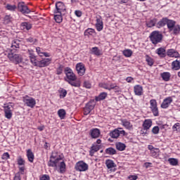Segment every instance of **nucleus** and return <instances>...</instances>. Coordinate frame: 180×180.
<instances>
[{
  "label": "nucleus",
  "instance_id": "obj_1",
  "mask_svg": "<svg viewBox=\"0 0 180 180\" xmlns=\"http://www.w3.org/2000/svg\"><path fill=\"white\" fill-rule=\"evenodd\" d=\"M20 47V41L19 39H14L11 44V51L8 53V57L13 63H22V56L15 53Z\"/></svg>",
  "mask_w": 180,
  "mask_h": 180
},
{
  "label": "nucleus",
  "instance_id": "obj_2",
  "mask_svg": "<svg viewBox=\"0 0 180 180\" xmlns=\"http://www.w3.org/2000/svg\"><path fill=\"white\" fill-rule=\"evenodd\" d=\"M153 44H158L162 41V34L160 31H153L149 36Z\"/></svg>",
  "mask_w": 180,
  "mask_h": 180
},
{
  "label": "nucleus",
  "instance_id": "obj_3",
  "mask_svg": "<svg viewBox=\"0 0 180 180\" xmlns=\"http://www.w3.org/2000/svg\"><path fill=\"white\" fill-rule=\"evenodd\" d=\"M170 33H172L174 36H178L180 34V25L176 24V21L172 20V23L169 25V28H167Z\"/></svg>",
  "mask_w": 180,
  "mask_h": 180
},
{
  "label": "nucleus",
  "instance_id": "obj_4",
  "mask_svg": "<svg viewBox=\"0 0 180 180\" xmlns=\"http://www.w3.org/2000/svg\"><path fill=\"white\" fill-rule=\"evenodd\" d=\"M4 108L5 117L8 120L12 119V116L13 115V105H12V103H8L6 105Z\"/></svg>",
  "mask_w": 180,
  "mask_h": 180
},
{
  "label": "nucleus",
  "instance_id": "obj_5",
  "mask_svg": "<svg viewBox=\"0 0 180 180\" xmlns=\"http://www.w3.org/2000/svg\"><path fill=\"white\" fill-rule=\"evenodd\" d=\"M65 74L66 75V78H65V81H77V76L72 72V70L70 68H65Z\"/></svg>",
  "mask_w": 180,
  "mask_h": 180
},
{
  "label": "nucleus",
  "instance_id": "obj_6",
  "mask_svg": "<svg viewBox=\"0 0 180 180\" xmlns=\"http://www.w3.org/2000/svg\"><path fill=\"white\" fill-rule=\"evenodd\" d=\"M75 168L76 171H79V172H84L88 171L89 166L85 162L79 161L76 163Z\"/></svg>",
  "mask_w": 180,
  "mask_h": 180
},
{
  "label": "nucleus",
  "instance_id": "obj_7",
  "mask_svg": "<svg viewBox=\"0 0 180 180\" xmlns=\"http://www.w3.org/2000/svg\"><path fill=\"white\" fill-rule=\"evenodd\" d=\"M23 102L29 108H33L36 106V100L32 97H29V96L23 97Z\"/></svg>",
  "mask_w": 180,
  "mask_h": 180
},
{
  "label": "nucleus",
  "instance_id": "obj_8",
  "mask_svg": "<svg viewBox=\"0 0 180 180\" xmlns=\"http://www.w3.org/2000/svg\"><path fill=\"white\" fill-rule=\"evenodd\" d=\"M150 108L153 115L158 116L159 112H158V107L157 106V101L155 99L150 100Z\"/></svg>",
  "mask_w": 180,
  "mask_h": 180
},
{
  "label": "nucleus",
  "instance_id": "obj_9",
  "mask_svg": "<svg viewBox=\"0 0 180 180\" xmlns=\"http://www.w3.org/2000/svg\"><path fill=\"white\" fill-rule=\"evenodd\" d=\"M18 9L21 13L29 14L31 12L29 7L25 4V2H19L18 4Z\"/></svg>",
  "mask_w": 180,
  "mask_h": 180
},
{
  "label": "nucleus",
  "instance_id": "obj_10",
  "mask_svg": "<svg viewBox=\"0 0 180 180\" xmlns=\"http://www.w3.org/2000/svg\"><path fill=\"white\" fill-rule=\"evenodd\" d=\"M172 20H173L168 19V18H163L157 23V27L160 29V27H164V26L167 25L168 29L169 24L172 22Z\"/></svg>",
  "mask_w": 180,
  "mask_h": 180
},
{
  "label": "nucleus",
  "instance_id": "obj_11",
  "mask_svg": "<svg viewBox=\"0 0 180 180\" xmlns=\"http://www.w3.org/2000/svg\"><path fill=\"white\" fill-rule=\"evenodd\" d=\"M65 11V6L64 3L61 1H58L56 4V10L54 13H63Z\"/></svg>",
  "mask_w": 180,
  "mask_h": 180
},
{
  "label": "nucleus",
  "instance_id": "obj_12",
  "mask_svg": "<svg viewBox=\"0 0 180 180\" xmlns=\"http://www.w3.org/2000/svg\"><path fill=\"white\" fill-rule=\"evenodd\" d=\"M51 64V58H44L41 60H39L38 67L39 68H43V67H47Z\"/></svg>",
  "mask_w": 180,
  "mask_h": 180
},
{
  "label": "nucleus",
  "instance_id": "obj_13",
  "mask_svg": "<svg viewBox=\"0 0 180 180\" xmlns=\"http://www.w3.org/2000/svg\"><path fill=\"white\" fill-rule=\"evenodd\" d=\"M76 70L77 71V74L82 77L85 74V65L82 63H77L76 65Z\"/></svg>",
  "mask_w": 180,
  "mask_h": 180
},
{
  "label": "nucleus",
  "instance_id": "obj_14",
  "mask_svg": "<svg viewBox=\"0 0 180 180\" xmlns=\"http://www.w3.org/2000/svg\"><path fill=\"white\" fill-rule=\"evenodd\" d=\"M172 103V97H167L163 100L161 104V108L162 109H167Z\"/></svg>",
  "mask_w": 180,
  "mask_h": 180
},
{
  "label": "nucleus",
  "instance_id": "obj_15",
  "mask_svg": "<svg viewBox=\"0 0 180 180\" xmlns=\"http://www.w3.org/2000/svg\"><path fill=\"white\" fill-rule=\"evenodd\" d=\"M167 54L168 57H174L175 58H178V57H179V53H178L175 49L167 50Z\"/></svg>",
  "mask_w": 180,
  "mask_h": 180
},
{
  "label": "nucleus",
  "instance_id": "obj_16",
  "mask_svg": "<svg viewBox=\"0 0 180 180\" xmlns=\"http://www.w3.org/2000/svg\"><path fill=\"white\" fill-rule=\"evenodd\" d=\"M99 150H101L100 145L93 144L92 146L91 147V150L89 152L91 157H93L94 154H95V153L99 151Z\"/></svg>",
  "mask_w": 180,
  "mask_h": 180
},
{
  "label": "nucleus",
  "instance_id": "obj_17",
  "mask_svg": "<svg viewBox=\"0 0 180 180\" xmlns=\"http://www.w3.org/2000/svg\"><path fill=\"white\" fill-rule=\"evenodd\" d=\"M134 89L135 95H137L138 96H141V95H143V86L141 85H136L134 87Z\"/></svg>",
  "mask_w": 180,
  "mask_h": 180
},
{
  "label": "nucleus",
  "instance_id": "obj_18",
  "mask_svg": "<svg viewBox=\"0 0 180 180\" xmlns=\"http://www.w3.org/2000/svg\"><path fill=\"white\" fill-rule=\"evenodd\" d=\"M151 126H153V121H151V120H145L143 123V130L150 129V127H151Z\"/></svg>",
  "mask_w": 180,
  "mask_h": 180
},
{
  "label": "nucleus",
  "instance_id": "obj_19",
  "mask_svg": "<svg viewBox=\"0 0 180 180\" xmlns=\"http://www.w3.org/2000/svg\"><path fill=\"white\" fill-rule=\"evenodd\" d=\"M101 136V131L98 129H94L91 130V136L92 139H98Z\"/></svg>",
  "mask_w": 180,
  "mask_h": 180
},
{
  "label": "nucleus",
  "instance_id": "obj_20",
  "mask_svg": "<svg viewBox=\"0 0 180 180\" xmlns=\"http://www.w3.org/2000/svg\"><path fill=\"white\" fill-rule=\"evenodd\" d=\"M107 96H108V93L102 92L98 96L95 97V101H96V102H99L101 101H103L104 99H106Z\"/></svg>",
  "mask_w": 180,
  "mask_h": 180
},
{
  "label": "nucleus",
  "instance_id": "obj_21",
  "mask_svg": "<svg viewBox=\"0 0 180 180\" xmlns=\"http://www.w3.org/2000/svg\"><path fill=\"white\" fill-rule=\"evenodd\" d=\"M27 157L30 162H33L34 160V154H33V152H32V149H28L27 150Z\"/></svg>",
  "mask_w": 180,
  "mask_h": 180
},
{
  "label": "nucleus",
  "instance_id": "obj_22",
  "mask_svg": "<svg viewBox=\"0 0 180 180\" xmlns=\"http://www.w3.org/2000/svg\"><path fill=\"white\" fill-rule=\"evenodd\" d=\"M61 158H56V160H53L52 159H50V160L48 162L49 167H57L58 165V161H60Z\"/></svg>",
  "mask_w": 180,
  "mask_h": 180
},
{
  "label": "nucleus",
  "instance_id": "obj_23",
  "mask_svg": "<svg viewBox=\"0 0 180 180\" xmlns=\"http://www.w3.org/2000/svg\"><path fill=\"white\" fill-rule=\"evenodd\" d=\"M68 84H70L72 86H76L77 88H79L81 86V82L75 81V80H66Z\"/></svg>",
  "mask_w": 180,
  "mask_h": 180
},
{
  "label": "nucleus",
  "instance_id": "obj_24",
  "mask_svg": "<svg viewBox=\"0 0 180 180\" xmlns=\"http://www.w3.org/2000/svg\"><path fill=\"white\" fill-rule=\"evenodd\" d=\"M95 105H96L95 100H91L90 101H89V103H86V108L90 109L91 110H94V109L95 108Z\"/></svg>",
  "mask_w": 180,
  "mask_h": 180
},
{
  "label": "nucleus",
  "instance_id": "obj_25",
  "mask_svg": "<svg viewBox=\"0 0 180 180\" xmlns=\"http://www.w3.org/2000/svg\"><path fill=\"white\" fill-rule=\"evenodd\" d=\"M105 165L108 169H110V168H115L116 167V164H115V162L112 160H107L105 161Z\"/></svg>",
  "mask_w": 180,
  "mask_h": 180
},
{
  "label": "nucleus",
  "instance_id": "obj_26",
  "mask_svg": "<svg viewBox=\"0 0 180 180\" xmlns=\"http://www.w3.org/2000/svg\"><path fill=\"white\" fill-rule=\"evenodd\" d=\"M161 77H162L163 81L167 82L171 78V73H169L168 72H165L161 74Z\"/></svg>",
  "mask_w": 180,
  "mask_h": 180
},
{
  "label": "nucleus",
  "instance_id": "obj_27",
  "mask_svg": "<svg viewBox=\"0 0 180 180\" xmlns=\"http://www.w3.org/2000/svg\"><path fill=\"white\" fill-rule=\"evenodd\" d=\"M115 146L117 150H118L119 151H124V150L126 149V145L121 142L117 143Z\"/></svg>",
  "mask_w": 180,
  "mask_h": 180
},
{
  "label": "nucleus",
  "instance_id": "obj_28",
  "mask_svg": "<svg viewBox=\"0 0 180 180\" xmlns=\"http://www.w3.org/2000/svg\"><path fill=\"white\" fill-rule=\"evenodd\" d=\"M122 126L124 127H126V129H131L133 127V125H131V123H130L127 120H122Z\"/></svg>",
  "mask_w": 180,
  "mask_h": 180
},
{
  "label": "nucleus",
  "instance_id": "obj_29",
  "mask_svg": "<svg viewBox=\"0 0 180 180\" xmlns=\"http://www.w3.org/2000/svg\"><path fill=\"white\" fill-rule=\"evenodd\" d=\"M21 29H22V30H30V29H32V24L29 22H22L21 23Z\"/></svg>",
  "mask_w": 180,
  "mask_h": 180
},
{
  "label": "nucleus",
  "instance_id": "obj_30",
  "mask_svg": "<svg viewBox=\"0 0 180 180\" xmlns=\"http://www.w3.org/2000/svg\"><path fill=\"white\" fill-rule=\"evenodd\" d=\"M54 19L55 21L56 22V23H61V22H63V15H62V13H56L54 15Z\"/></svg>",
  "mask_w": 180,
  "mask_h": 180
},
{
  "label": "nucleus",
  "instance_id": "obj_31",
  "mask_svg": "<svg viewBox=\"0 0 180 180\" xmlns=\"http://www.w3.org/2000/svg\"><path fill=\"white\" fill-rule=\"evenodd\" d=\"M146 61L150 67H153L154 65V59L153 58L148 56V55H146Z\"/></svg>",
  "mask_w": 180,
  "mask_h": 180
},
{
  "label": "nucleus",
  "instance_id": "obj_32",
  "mask_svg": "<svg viewBox=\"0 0 180 180\" xmlns=\"http://www.w3.org/2000/svg\"><path fill=\"white\" fill-rule=\"evenodd\" d=\"M155 23H157V18H153L146 22V25L148 27H154L155 26Z\"/></svg>",
  "mask_w": 180,
  "mask_h": 180
},
{
  "label": "nucleus",
  "instance_id": "obj_33",
  "mask_svg": "<svg viewBox=\"0 0 180 180\" xmlns=\"http://www.w3.org/2000/svg\"><path fill=\"white\" fill-rule=\"evenodd\" d=\"M58 115L60 119L63 120V119L65 118V115H67V112H65V110L60 109L58 111Z\"/></svg>",
  "mask_w": 180,
  "mask_h": 180
},
{
  "label": "nucleus",
  "instance_id": "obj_34",
  "mask_svg": "<svg viewBox=\"0 0 180 180\" xmlns=\"http://www.w3.org/2000/svg\"><path fill=\"white\" fill-rule=\"evenodd\" d=\"M105 153L109 155H115V154H116V149L110 147L105 149Z\"/></svg>",
  "mask_w": 180,
  "mask_h": 180
},
{
  "label": "nucleus",
  "instance_id": "obj_35",
  "mask_svg": "<svg viewBox=\"0 0 180 180\" xmlns=\"http://www.w3.org/2000/svg\"><path fill=\"white\" fill-rule=\"evenodd\" d=\"M110 136L112 137V139H117V137L120 136L119 135V129H114L110 133Z\"/></svg>",
  "mask_w": 180,
  "mask_h": 180
},
{
  "label": "nucleus",
  "instance_id": "obj_36",
  "mask_svg": "<svg viewBox=\"0 0 180 180\" xmlns=\"http://www.w3.org/2000/svg\"><path fill=\"white\" fill-rule=\"evenodd\" d=\"M91 51L94 56H102V53H101V50L98 47H93Z\"/></svg>",
  "mask_w": 180,
  "mask_h": 180
},
{
  "label": "nucleus",
  "instance_id": "obj_37",
  "mask_svg": "<svg viewBox=\"0 0 180 180\" xmlns=\"http://www.w3.org/2000/svg\"><path fill=\"white\" fill-rule=\"evenodd\" d=\"M157 54L162 58L165 57V49L164 48H159L157 49Z\"/></svg>",
  "mask_w": 180,
  "mask_h": 180
},
{
  "label": "nucleus",
  "instance_id": "obj_38",
  "mask_svg": "<svg viewBox=\"0 0 180 180\" xmlns=\"http://www.w3.org/2000/svg\"><path fill=\"white\" fill-rule=\"evenodd\" d=\"M65 162L64 161L60 162L59 164L60 172V174H64L65 172Z\"/></svg>",
  "mask_w": 180,
  "mask_h": 180
},
{
  "label": "nucleus",
  "instance_id": "obj_39",
  "mask_svg": "<svg viewBox=\"0 0 180 180\" xmlns=\"http://www.w3.org/2000/svg\"><path fill=\"white\" fill-rule=\"evenodd\" d=\"M122 53L125 57H131L133 51L131 49H126L123 51Z\"/></svg>",
  "mask_w": 180,
  "mask_h": 180
},
{
  "label": "nucleus",
  "instance_id": "obj_40",
  "mask_svg": "<svg viewBox=\"0 0 180 180\" xmlns=\"http://www.w3.org/2000/svg\"><path fill=\"white\" fill-rule=\"evenodd\" d=\"M168 162L170 164V165L176 166L178 165V159L169 158Z\"/></svg>",
  "mask_w": 180,
  "mask_h": 180
},
{
  "label": "nucleus",
  "instance_id": "obj_41",
  "mask_svg": "<svg viewBox=\"0 0 180 180\" xmlns=\"http://www.w3.org/2000/svg\"><path fill=\"white\" fill-rule=\"evenodd\" d=\"M93 33H95V30L92 28H89L84 32V36H92Z\"/></svg>",
  "mask_w": 180,
  "mask_h": 180
},
{
  "label": "nucleus",
  "instance_id": "obj_42",
  "mask_svg": "<svg viewBox=\"0 0 180 180\" xmlns=\"http://www.w3.org/2000/svg\"><path fill=\"white\" fill-rule=\"evenodd\" d=\"M30 61L32 64H33V65H34L35 67H38L39 60L36 59V56L34 58H30Z\"/></svg>",
  "mask_w": 180,
  "mask_h": 180
},
{
  "label": "nucleus",
  "instance_id": "obj_43",
  "mask_svg": "<svg viewBox=\"0 0 180 180\" xmlns=\"http://www.w3.org/2000/svg\"><path fill=\"white\" fill-rule=\"evenodd\" d=\"M63 68H64V66L63 65H59L56 70L57 75H60V74H63Z\"/></svg>",
  "mask_w": 180,
  "mask_h": 180
},
{
  "label": "nucleus",
  "instance_id": "obj_44",
  "mask_svg": "<svg viewBox=\"0 0 180 180\" xmlns=\"http://www.w3.org/2000/svg\"><path fill=\"white\" fill-rule=\"evenodd\" d=\"M18 7L15 5L7 4L6 8L8 11H15Z\"/></svg>",
  "mask_w": 180,
  "mask_h": 180
},
{
  "label": "nucleus",
  "instance_id": "obj_45",
  "mask_svg": "<svg viewBox=\"0 0 180 180\" xmlns=\"http://www.w3.org/2000/svg\"><path fill=\"white\" fill-rule=\"evenodd\" d=\"M26 41H27L28 43H32L34 44V43L37 42V39L30 37L26 39Z\"/></svg>",
  "mask_w": 180,
  "mask_h": 180
},
{
  "label": "nucleus",
  "instance_id": "obj_46",
  "mask_svg": "<svg viewBox=\"0 0 180 180\" xmlns=\"http://www.w3.org/2000/svg\"><path fill=\"white\" fill-rule=\"evenodd\" d=\"M152 133H153V134H158V133H160V127H158V126H155L152 129Z\"/></svg>",
  "mask_w": 180,
  "mask_h": 180
},
{
  "label": "nucleus",
  "instance_id": "obj_47",
  "mask_svg": "<svg viewBox=\"0 0 180 180\" xmlns=\"http://www.w3.org/2000/svg\"><path fill=\"white\" fill-rule=\"evenodd\" d=\"M60 98H65V96H67V90L62 89L60 91Z\"/></svg>",
  "mask_w": 180,
  "mask_h": 180
},
{
  "label": "nucleus",
  "instance_id": "obj_48",
  "mask_svg": "<svg viewBox=\"0 0 180 180\" xmlns=\"http://www.w3.org/2000/svg\"><path fill=\"white\" fill-rule=\"evenodd\" d=\"M112 89H119V86H117L115 84H111L110 85H109L108 91H112Z\"/></svg>",
  "mask_w": 180,
  "mask_h": 180
},
{
  "label": "nucleus",
  "instance_id": "obj_49",
  "mask_svg": "<svg viewBox=\"0 0 180 180\" xmlns=\"http://www.w3.org/2000/svg\"><path fill=\"white\" fill-rule=\"evenodd\" d=\"M84 88H86L87 89H91L92 84H91V83L89 82H84Z\"/></svg>",
  "mask_w": 180,
  "mask_h": 180
},
{
  "label": "nucleus",
  "instance_id": "obj_50",
  "mask_svg": "<svg viewBox=\"0 0 180 180\" xmlns=\"http://www.w3.org/2000/svg\"><path fill=\"white\" fill-rule=\"evenodd\" d=\"M96 27L98 32H101L103 29V24H96Z\"/></svg>",
  "mask_w": 180,
  "mask_h": 180
},
{
  "label": "nucleus",
  "instance_id": "obj_51",
  "mask_svg": "<svg viewBox=\"0 0 180 180\" xmlns=\"http://www.w3.org/2000/svg\"><path fill=\"white\" fill-rule=\"evenodd\" d=\"M18 165H25V160L23 158H22V157H19L18 160Z\"/></svg>",
  "mask_w": 180,
  "mask_h": 180
},
{
  "label": "nucleus",
  "instance_id": "obj_52",
  "mask_svg": "<svg viewBox=\"0 0 180 180\" xmlns=\"http://www.w3.org/2000/svg\"><path fill=\"white\" fill-rule=\"evenodd\" d=\"M36 51L37 54H39V57H43V51H41V49L40 47H37Z\"/></svg>",
  "mask_w": 180,
  "mask_h": 180
},
{
  "label": "nucleus",
  "instance_id": "obj_53",
  "mask_svg": "<svg viewBox=\"0 0 180 180\" xmlns=\"http://www.w3.org/2000/svg\"><path fill=\"white\" fill-rule=\"evenodd\" d=\"M28 54L30 56V58H33L36 57L34 56V51L33 50H28Z\"/></svg>",
  "mask_w": 180,
  "mask_h": 180
},
{
  "label": "nucleus",
  "instance_id": "obj_54",
  "mask_svg": "<svg viewBox=\"0 0 180 180\" xmlns=\"http://www.w3.org/2000/svg\"><path fill=\"white\" fill-rule=\"evenodd\" d=\"M100 86L101 88H103L104 89H108L109 91V84H108L106 83H103V84H100Z\"/></svg>",
  "mask_w": 180,
  "mask_h": 180
},
{
  "label": "nucleus",
  "instance_id": "obj_55",
  "mask_svg": "<svg viewBox=\"0 0 180 180\" xmlns=\"http://www.w3.org/2000/svg\"><path fill=\"white\" fill-rule=\"evenodd\" d=\"M57 158H57V153L52 152V155H51L50 159L51 160H57Z\"/></svg>",
  "mask_w": 180,
  "mask_h": 180
},
{
  "label": "nucleus",
  "instance_id": "obj_56",
  "mask_svg": "<svg viewBox=\"0 0 180 180\" xmlns=\"http://www.w3.org/2000/svg\"><path fill=\"white\" fill-rule=\"evenodd\" d=\"M96 25H103V22L102 21V18L99 17L96 18Z\"/></svg>",
  "mask_w": 180,
  "mask_h": 180
},
{
  "label": "nucleus",
  "instance_id": "obj_57",
  "mask_svg": "<svg viewBox=\"0 0 180 180\" xmlns=\"http://www.w3.org/2000/svg\"><path fill=\"white\" fill-rule=\"evenodd\" d=\"M179 123H176L174 124V126L172 127V129L174 131H176L178 130V128L179 129Z\"/></svg>",
  "mask_w": 180,
  "mask_h": 180
},
{
  "label": "nucleus",
  "instance_id": "obj_58",
  "mask_svg": "<svg viewBox=\"0 0 180 180\" xmlns=\"http://www.w3.org/2000/svg\"><path fill=\"white\" fill-rule=\"evenodd\" d=\"M40 180H50V176L47 174H44L41 178Z\"/></svg>",
  "mask_w": 180,
  "mask_h": 180
},
{
  "label": "nucleus",
  "instance_id": "obj_59",
  "mask_svg": "<svg viewBox=\"0 0 180 180\" xmlns=\"http://www.w3.org/2000/svg\"><path fill=\"white\" fill-rule=\"evenodd\" d=\"M10 155L8 153H4L2 155V160H8Z\"/></svg>",
  "mask_w": 180,
  "mask_h": 180
},
{
  "label": "nucleus",
  "instance_id": "obj_60",
  "mask_svg": "<svg viewBox=\"0 0 180 180\" xmlns=\"http://www.w3.org/2000/svg\"><path fill=\"white\" fill-rule=\"evenodd\" d=\"M84 115H89L91 113V112H92V110H90L89 108H88L87 107L84 108Z\"/></svg>",
  "mask_w": 180,
  "mask_h": 180
},
{
  "label": "nucleus",
  "instance_id": "obj_61",
  "mask_svg": "<svg viewBox=\"0 0 180 180\" xmlns=\"http://www.w3.org/2000/svg\"><path fill=\"white\" fill-rule=\"evenodd\" d=\"M75 14L76 15V16H77V18H81V16H82V12H81V11H75Z\"/></svg>",
  "mask_w": 180,
  "mask_h": 180
},
{
  "label": "nucleus",
  "instance_id": "obj_62",
  "mask_svg": "<svg viewBox=\"0 0 180 180\" xmlns=\"http://www.w3.org/2000/svg\"><path fill=\"white\" fill-rule=\"evenodd\" d=\"M148 150H150V151H153V150H156V151H160V149L157 148H154V146L149 145L148 146Z\"/></svg>",
  "mask_w": 180,
  "mask_h": 180
},
{
  "label": "nucleus",
  "instance_id": "obj_63",
  "mask_svg": "<svg viewBox=\"0 0 180 180\" xmlns=\"http://www.w3.org/2000/svg\"><path fill=\"white\" fill-rule=\"evenodd\" d=\"M117 130H119V135L122 134V136H124L126 134V131L123 130L122 128H119Z\"/></svg>",
  "mask_w": 180,
  "mask_h": 180
},
{
  "label": "nucleus",
  "instance_id": "obj_64",
  "mask_svg": "<svg viewBox=\"0 0 180 180\" xmlns=\"http://www.w3.org/2000/svg\"><path fill=\"white\" fill-rule=\"evenodd\" d=\"M158 151H160V150H157L155 149H153L152 151H150L152 157H156Z\"/></svg>",
  "mask_w": 180,
  "mask_h": 180
}]
</instances>
